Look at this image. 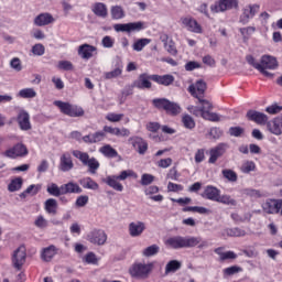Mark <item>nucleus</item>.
<instances>
[{
    "mask_svg": "<svg viewBox=\"0 0 282 282\" xmlns=\"http://www.w3.org/2000/svg\"><path fill=\"white\" fill-rule=\"evenodd\" d=\"M138 180V173L133 170L121 171L119 175H109L104 180V183L107 184L113 191H118V193H122L124 191V186L120 182H124V180Z\"/></svg>",
    "mask_w": 282,
    "mask_h": 282,
    "instance_id": "f257e3e1",
    "label": "nucleus"
},
{
    "mask_svg": "<svg viewBox=\"0 0 282 282\" xmlns=\"http://www.w3.org/2000/svg\"><path fill=\"white\" fill-rule=\"evenodd\" d=\"M195 243H197V239H195V236H172L164 241L166 248H171L172 250L195 248Z\"/></svg>",
    "mask_w": 282,
    "mask_h": 282,
    "instance_id": "f03ea898",
    "label": "nucleus"
},
{
    "mask_svg": "<svg viewBox=\"0 0 282 282\" xmlns=\"http://www.w3.org/2000/svg\"><path fill=\"white\" fill-rule=\"evenodd\" d=\"M155 264L153 262H137L129 268V274L132 279H149Z\"/></svg>",
    "mask_w": 282,
    "mask_h": 282,
    "instance_id": "7ed1b4c3",
    "label": "nucleus"
},
{
    "mask_svg": "<svg viewBox=\"0 0 282 282\" xmlns=\"http://www.w3.org/2000/svg\"><path fill=\"white\" fill-rule=\"evenodd\" d=\"M72 155H74L76 160H79L83 166H87L89 173H91L93 175H96V171L100 169V162H98V159L89 156V153L87 152H83L80 150H73Z\"/></svg>",
    "mask_w": 282,
    "mask_h": 282,
    "instance_id": "20e7f679",
    "label": "nucleus"
},
{
    "mask_svg": "<svg viewBox=\"0 0 282 282\" xmlns=\"http://www.w3.org/2000/svg\"><path fill=\"white\" fill-rule=\"evenodd\" d=\"M152 105L155 109H163L169 116H178V113H182V107L166 98H155L152 100Z\"/></svg>",
    "mask_w": 282,
    "mask_h": 282,
    "instance_id": "39448f33",
    "label": "nucleus"
},
{
    "mask_svg": "<svg viewBox=\"0 0 282 282\" xmlns=\"http://www.w3.org/2000/svg\"><path fill=\"white\" fill-rule=\"evenodd\" d=\"M54 105L59 108V111L64 113V116H69V118H80L85 116V110H83V107L80 106L72 105L62 100H55Z\"/></svg>",
    "mask_w": 282,
    "mask_h": 282,
    "instance_id": "423d86ee",
    "label": "nucleus"
},
{
    "mask_svg": "<svg viewBox=\"0 0 282 282\" xmlns=\"http://www.w3.org/2000/svg\"><path fill=\"white\" fill-rule=\"evenodd\" d=\"M198 102L202 105L200 111L204 120H209L210 122H220L223 117L217 112H210V109H213V104L210 101L198 98Z\"/></svg>",
    "mask_w": 282,
    "mask_h": 282,
    "instance_id": "0eeeda50",
    "label": "nucleus"
},
{
    "mask_svg": "<svg viewBox=\"0 0 282 282\" xmlns=\"http://www.w3.org/2000/svg\"><path fill=\"white\" fill-rule=\"evenodd\" d=\"M237 8H239V0H218L210 6V11L214 12V14H218L219 12H226L228 10H237Z\"/></svg>",
    "mask_w": 282,
    "mask_h": 282,
    "instance_id": "6e6552de",
    "label": "nucleus"
},
{
    "mask_svg": "<svg viewBox=\"0 0 282 282\" xmlns=\"http://www.w3.org/2000/svg\"><path fill=\"white\" fill-rule=\"evenodd\" d=\"M260 8L261 7L259 4L246 6L242 9V13L239 17V23H241L242 25H248V23H250V20L254 19V17L259 12Z\"/></svg>",
    "mask_w": 282,
    "mask_h": 282,
    "instance_id": "1a4fd4ad",
    "label": "nucleus"
},
{
    "mask_svg": "<svg viewBox=\"0 0 282 282\" xmlns=\"http://www.w3.org/2000/svg\"><path fill=\"white\" fill-rule=\"evenodd\" d=\"M180 22L187 32H193L194 34H202L203 32L202 25L193 17H183Z\"/></svg>",
    "mask_w": 282,
    "mask_h": 282,
    "instance_id": "9d476101",
    "label": "nucleus"
},
{
    "mask_svg": "<svg viewBox=\"0 0 282 282\" xmlns=\"http://www.w3.org/2000/svg\"><path fill=\"white\" fill-rule=\"evenodd\" d=\"M87 240L94 246H105L107 243V232L102 229H95L87 235Z\"/></svg>",
    "mask_w": 282,
    "mask_h": 282,
    "instance_id": "9b49d317",
    "label": "nucleus"
},
{
    "mask_svg": "<svg viewBox=\"0 0 282 282\" xmlns=\"http://www.w3.org/2000/svg\"><path fill=\"white\" fill-rule=\"evenodd\" d=\"M28 257L25 246H20L12 256V263L17 270H21Z\"/></svg>",
    "mask_w": 282,
    "mask_h": 282,
    "instance_id": "f8f14e48",
    "label": "nucleus"
},
{
    "mask_svg": "<svg viewBox=\"0 0 282 282\" xmlns=\"http://www.w3.org/2000/svg\"><path fill=\"white\" fill-rule=\"evenodd\" d=\"M58 169L62 171V173H69V171L74 169V160L72 159V154L69 152H64L59 156Z\"/></svg>",
    "mask_w": 282,
    "mask_h": 282,
    "instance_id": "ddd939ff",
    "label": "nucleus"
},
{
    "mask_svg": "<svg viewBox=\"0 0 282 282\" xmlns=\"http://www.w3.org/2000/svg\"><path fill=\"white\" fill-rule=\"evenodd\" d=\"M226 151H228L227 143H219L215 148H212L209 150V159H208L209 164H215L217 162L218 158H221V155H224V153H226Z\"/></svg>",
    "mask_w": 282,
    "mask_h": 282,
    "instance_id": "4468645a",
    "label": "nucleus"
},
{
    "mask_svg": "<svg viewBox=\"0 0 282 282\" xmlns=\"http://www.w3.org/2000/svg\"><path fill=\"white\" fill-rule=\"evenodd\" d=\"M4 155L6 158H11L12 160L17 158H23L28 155V148L22 143H18L13 148L7 150Z\"/></svg>",
    "mask_w": 282,
    "mask_h": 282,
    "instance_id": "2eb2a0df",
    "label": "nucleus"
},
{
    "mask_svg": "<svg viewBox=\"0 0 282 282\" xmlns=\"http://www.w3.org/2000/svg\"><path fill=\"white\" fill-rule=\"evenodd\" d=\"M282 206V199H268L262 204V210H264L268 215H276L280 213Z\"/></svg>",
    "mask_w": 282,
    "mask_h": 282,
    "instance_id": "dca6fc26",
    "label": "nucleus"
},
{
    "mask_svg": "<svg viewBox=\"0 0 282 282\" xmlns=\"http://www.w3.org/2000/svg\"><path fill=\"white\" fill-rule=\"evenodd\" d=\"M96 52H98V48L89 44H82L77 50L78 56H80V58H83L84 61H89V58H94Z\"/></svg>",
    "mask_w": 282,
    "mask_h": 282,
    "instance_id": "f3484780",
    "label": "nucleus"
},
{
    "mask_svg": "<svg viewBox=\"0 0 282 282\" xmlns=\"http://www.w3.org/2000/svg\"><path fill=\"white\" fill-rule=\"evenodd\" d=\"M129 142L140 155H144L149 151V143L140 137H132Z\"/></svg>",
    "mask_w": 282,
    "mask_h": 282,
    "instance_id": "a211bd4d",
    "label": "nucleus"
},
{
    "mask_svg": "<svg viewBox=\"0 0 282 282\" xmlns=\"http://www.w3.org/2000/svg\"><path fill=\"white\" fill-rule=\"evenodd\" d=\"M247 118L248 120H251V122H256V124H261V126H265L270 122L268 115L263 112H259L257 110H249L247 112Z\"/></svg>",
    "mask_w": 282,
    "mask_h": 282,
    "instance_id": "6ab92c4d",
    "label": "nucleus"
},
{
    "mask_svg": "<svg viewBox=\"0 0 282 282\" xmlns=\"http://www.w3.org/2000/svg\"><path fill=\"white\" fill-rule=\"evenodd\" d=\"M267 129L273 135H282V115L270 120L267 123Z\"/></svg>",
    "mask_w": 282,
    "mask_h": 282,
    "instance_id": "aec40b11",
    "label": "nucleus"
},
{
    "mask_svg": "<svg viewBox=\"0 0 282 282\" xmlns=\"http://www.w3.org/2000/svg\"><path fill=\"white\" fill-rule=\"evenodd\" d=\"M259 66L263 69H278L279 68V61L276 57L272 55H262L260 58Z\"/></svg>",
    "mask_w": 282,
    "mask_h": 282,
    "instance_id": "412c9836",
    "label": "nucleus"
},
{
    "mask_svg": "<svg viewBox=\"0 0 282 282\" xmlns=\"http://www.w3.org/2000/svg\"><path fill=\"white\" fill-rule=\"evenodd\" d=\"M133 87L137 89H151V75L147 73L141 74L138 79L133 82Z\"/></svg>",
    "mask_w": 282,
    "mask_h": 282,
    "instance_id": "4be33fe9",
    "label": "nucleus"
},
{
    "mask_svg": "<svg viewBox=\"0 0 282 282\" xmlns=\"http://www.w3.org/2000/svg\"><path fill=\"white\" fill-rule=\"evenodd\" d=\"M130 237H140L147 230V225L143 221H132L128 227Z\"/></svg>",
    "mask_w": 282,
    "mask_h": 282,
    "instance_id": "5701e85b",
    "label": "nucleus"
},
{
    "mask_svg": "<svg viewBox=\"0 0 282 282\" xmlns=\"http://www.w3.org/2000/svg\"><path fill=\"white\" fill-rule=\"evenodd\" d=\"M221 195V191L213 185H208L205 187L202 197L205 199H209L210 202H218L219 196Z\"/></svg>",
    "mask_w": 282,
    "mask_h": 282,
    "instance_id": "b1692460",
    "label": "nucleus"
},
{
    "mask_svg": "<svg viewBox=\"0 0 282 282\" xmlns=\"http://www.w3.org/2000/svg\"><path fill=\"white\" fill-rule=\"evenodd\" d=\"M189 94L194 96V98H199V96H204V91H206V82L199 79L195 84H192L188 87Z\"/></svg>",
    "mask_w": 282,
    "mask_h": 282,
    "instance_id": "393cba45",
    "label": "nucleus"
},
{
    "mask_svg": "<svg viewBox=\"0 0 282 282\" xmlns=\"http://www.w3.org/2000/svg\"><path fill=\"white\" fill-rule=\"evenodd\" d=\"M18 123L22 131H30L32 129V123L30 122V113L28 111L22 110L18 115Z\"/></svg>",
    "mask_w": 282,
    "mask_h": 282,
    "instance_id": "a878e982",
    "label": "nucleus"
},
{
    "mask_svg": "<svg viewBox=\"0 0 282 282\" xmlns=\"http://www.w3.org/2000/svg\"><path fill=\"white\" fill-rule=\"evenodd\" d=\"M91 12L95 17H99V19H107L109 14V10L107 9V4L102 2H95L91 6Z\"/></svg>",
    "mask_w": 282,
    "mask_h": 282,
    "instance_id": "bb28decb",
    "label": "nucleus"
},
{
    "mask_svg": "<svg viewBox=\"0 0 282 282\" xmlns=\"http://www.w3.org/2000/svg\"><path fill=\"white\" fill-rule=\"evenodd\" d=\"M107 138V134L102 131H97L95 133H90L88 135L83 137V141L86 144H96L98 142H102Z\"/></svg>",
    "mask_w": 282,
    "mask_h": 282,
    "instance_id": "cd10ccee",
    "label": "nucleus"
},
{
    "mask_svg": "<svg viewBox=\"0 0 282 282\" xmlns=\"http://www.w3.org/2000/svg\"><path fill=\"white\" fill-rule=\"evenodd\" d=\"M62 191L64 195H79L80 193H83V187L78 185V183L68 182L62 185Z\"/></svg>",
    "mask_w": 282,
    "mask_h": 282,
    "instance_id": "c85d7f7f",
    "label": "nucleus"
},
{
    "mask_svg": "<svg viewBox=\"0 0 282 282\" xmlns=\"http://www.w3.org/2000/svg\"><path fill=\"white\" fill-rule=\"evenodd\" d=\"M56 252H58V249H56V246L54 245L43 248L41 251L42 261H52L54 257H56Z\"/></svg>",
    "mask_w": 282,
    "mask_h": 282,
    "instance_id": "c756f323",
    "label": "nucleus"
},
{
    "mask_svg": "<svg viewBox=\"0 0 282 282\" xmlns=\"http://www.w3.org/2000/svg\"><path fill=\"white\" fill-rule=\"evenodd\" d=\"M246 61L249 65H251V67L260 72V74H263V76H267V78H272V76H274V74L268 72V68H263L259 66V63L257 62V59H254L252 55H248L246 57Z\"/></svg>",
    "mask_w": 282,
    "mask_h": 282,
    "instance_id": "7c9ffc66",
    "label": "nucleus"
},
{
    "mask_svg": "<svg viewBox=\"0 0 282 282\" xmlns=\"http://www.w3.org/2000/svg\"><path fill=\"white\" fill-rule=\"evenodd\" d=\"M151 80L158 83V85H164V87H169V85H173L175 77L173 75H151Z\"/></svg>",
    "mask_w": 282,
    "mask_h": 282,
    "instance_id": "2f4dec72",
    "label": "nucleus"
},
{
    "mask_svg": "<svg viewBox=\"0 0 282 282\" xmlns=\"http://www.w3.org/2000/svg\"><path fill=\"white\" fill-rule=\"evenodd\" d=\"M50 23H54V17L50 13H42L35 17L34 25L37 28H43V25H50Z\"/></svg>",
    "mask_w": 282,
    "mask_h": 282,
    "instance_id": "473e14b6",
    "label": "nucleus"
},
{
    "mask_svg": "<svg viewBox=\"0 0 282 282\" xmlns=\"http://www.w3.org/2000/svg\"><path fill=\"white\" fill-rule=\"evenodd\" d=\"M44 210L47 215H56L58 213V202L55 198H48L44 203Z\"/></svg>",
    "mask_w": 282,
    "mask_h": 282,
    "instance_id": "72a5a7b5",
    "label": "nucleus"
},
{
    "mask_svg": "<svg viewBox=\"0 0 282 282\" xmlns=\"http://www.w3.org/2000/svg\"><path fill=\"white\" fill-rule=\"evenodd\" d=\"M79 184L83 186V188H87L88 191H98V188H100V185H98L96 181L89 176L80 178Z\"/></svg>",
    "mask_w": 282,
    "mask_h": 282,
    "instance_id": "f704fd0d",
    "label": "nucleus"
},
{
    "mask_svg": "<svg viewBox=\"0 0 282 282\" xmlns=\"http://www.w3.org/2000/svg\"><path fill=\"white\" fill-rule=\"evenodd\" d=\"M111 19L115 21H120V19H124L127 14L124 13V9L121 6H112L110 9Z\"/></svg>",
    "mask_w": 282,
    "mask_h": 282,
    "instance_id": "c9c22d12",
    "label": "nucleus"
},
{
    "mask_svg": "<svg viewBox=\"0 0 282 282\" xmlns=\"http://www.w3.org/2000/svg\"><path fill=\"white\" fill-rule=\"evenodd\" d=\"M181 269H182V262H180L178 260H171L165 265V276L171 273H175L177 272V270H181Z\"/></svg>",
    "mask_w": 282,
    "mask_h": 282,
    "instance_id": "e433bc0d",
    "label": "nucleus"
},
{
    "mask_svg": "<svg viewBox=\"0 0 282 282\" xmlns=\"http://www.w3.org/2000/svg\"><path fill=\"white\" fill-rule=\"evenodd\" d=\"M99 153L105 158H118V151L111 147V144L102 145L99 149Z\"/></svg>",
    "mask_w": 282,
    "mask_h": 282,
    "instance_id": "4c0bfd02",
    "label": "nucleus"
},
{
    "mask_svg": "<svg viewBox=\"0 0 282 282\" xmlns=\"http://www.w3.org/2000/svg\"><path fill=\"white\" fill-rule=\"evenodd\" d=\"M46 193L52 195V197H61V195H64L63 185L58 187L56 183H51L46 187Z\"/></svg>",
    "mask_w": 282,
    "mask_h": 282,
    "instance_id": "58836bf2",
    "label": "nucleus"
},
{
    "mask_svg": "<svg viewBox=\"0 0 282 282\" xmlns=\"http://www.w3.org/2000/svg\"><path fill=\"white\" fill-rule=\"evenodd\" d=\"M23 187V178L15 177L11 180V182L8 185V192L9 193H17V191H21Z\"/></svg>",
    "mask_w": 282,
    "mask_h": 282,
    "instance_id": "ea45409f",
    "label": "nucleus"
},
{
    "mask_svg": "<svg viewBox=\"0 0 282 282\" xmlns=\"http://www.w3.org/2000/svg\"><path fill=\"white\" fill-rule=\"evenodd\" d=\"M215 253L219 256L220 261H228V259H237V253L234 251L224 252L223 248H216Z\"/></svg>",
    "mask_w": 282,
    "mask_h": 282,
    "instance_id": "a19ab883",
    "label": "nucleus"
},
{
    "mask_svg": "<svg viewBox=\"0 0 282 282\" xmlns=\"http://www.w3.org/2000/svg\"><path fill=\"white\" fill-rule=\"evenodd\" d=\"M246 231L240 228H228L223 231V237H245Z\"/></svg>",
    "mask_w": 282,
    "mask_h": 282,
    "instance_id": "79ce46f5",
    "label": "nucleus"
},
{
    "mask_svg": "<svg viewBox=\"0 0 282 282\" xmlns=\"http://www.w3.org/2000/svg\"><path fill=\"white\" fill-rule=\"evenodd\" d=\"M120 76H122V66H118L117 68L104 74L105 80H113V78H120Z\"/></svg>",
    "mask_w": 282,
    "mask_h": 282,
    "instance_id": "37998d69",
    "label": "nucleus"
},
{
    "mask_svg": "<svg viewBox=\"0 0 282 282\" xmlns=\"http://www.w3.org/2000/svg\"><path fill=\"white\" fill-rule=\"evenodd\" d=\"M183 213H198V215H208L210 210L202 206H187L183 208Z\"/></svg>",
    "mask_w": 282,
    "mask_h": 282,
    "instance_id": "c03bdc74",
    "label": "nucleus"
},
{
    "mask_svg": "<svg viewBox=\"0 0 282 282\" xmlns=\"http://www.w3.org/2000/svg\"><path fill=\"white\" fill-rule=\"evenodd\" d=\"M218 204H224L225 206H237V199L232 198V196L225 194L218 196Z\"/></svg>",
    "mask_w": 282,
    "mask_h": 282,
    "instance_id": "a18cd8bd",
    "label": "nucleus"
},
{
    "mask_svg": "<svg viewBox=\"0 0 282 282\" xmlns=\"http://www.w3.org/2000/svg\"><path fill=\"white\" fill-rule=\"evenodd\" d=\"M149 43H151L150 39H147V37L140 39L133 43L132 48L134 52H142V50H144V47H147Z\"/></svg>",
    "mask_w": 282,
    "mask_h": 282,
    "instance_id": "49530a36",
    "label": "nucleus"
},
{
    "mask_svg": "<svg viewBox=\"0 0 282 282\" xmlns=\"http://www.w3.org/2000/svg\"><path fill=\"white\" fill-rule=\"evenodd\" d=\"M221 173H223V176L225 177V180H227L228 182H237V180H239L237 172H235L230 169H225L221 171Z\"/></svg>",
    "mask_w": 282,
    "mask_h": 282,
    "instance_id": "de8ad7c7",
    "label": "nucleus"
},
{
    "mask_svg": "<svg viewBox=\"0 0 282 282\" xmlns=\"http://www.w3.org/2000/svg\"><path fill=\"white\" fill-rule=\"evenodd\" d=\"M257 169V164H254V161H245L241 166H240V171L241 173H252V171H254Z\"/></svg>",
    "mask_w": 282,
    "mask_h": 282,
    "instance_id": "09e8293b",
    "label": "nucleus"
},
{
    "mask_svg": "<svg viewBox=\"0 0 282 282\" xmlns=\"http://www.w3.org/2000/svg\"><path fill=\"white\" fill-rule=\"evenodd\" d=\"M20 98H36V90L34 88H23L18 93Z\"/></svg>",
    "mask_w": 282,
    "mask_h": 282,
    "instance_id": "8fccbe9b",
    "label": "nucleus"
},
{
    "mask_svg": "<svg viewBox=\"0 0 282 282\" xmlns=\"http://www.w3.org/2000/svg\"><path fill=\"white\" fill-rule=\"evenodd\" d=\"M158 252H160V246L152 245V246L143 249L142 256L143 257H155V254H158Z\"/></svg>",
    "mask_w": 282,
    "mask_h": 282,
    "instance_id": "3c124183",
    "label": "nucleus"
},
{
    "mask_svg": "<svg viewBox=\"0 0 282 282\" xmlns=\"http://www.w3.org/2000/svg\"><path fill=\"white\" fill-rule=\"evenodd\" d=\"M182 122L185 129H195V119H193V117H191L189 115H184L182 117Z\"/></svg>",
    "mask_w": 282,
    "mask_h": 282,
    "instance_id": "603ef678",
    "label": "nucleus"
},
{
    "mask_svg": "<svg viewBox=\"0 0 282 282\" xmlns=\"http://www.w3.org/2000/svg\"><path fill=\"white\" fill-rule=\"evenodd\" d=\"M144 30V22H129L128 23V33L140 32Z\"/></svg>",
    "mask_w": 282,
    "mask_h": 282,
    "instance_id": "864d4df0",
    "label": "nucleus"
},
{
    "mask_svg": "<svg viewBox=\"0 0 282 282\" xmlns=\"http://www.w3.org/2000/svg\"><path fill=\"white\" fill-rule=\"evenodd\" d=\"M239 272H243V269L237 265H232L223 270L225 276H232L234 274H239Z\"/></svg>",
    "mask_w": 282,
    "mask_h": 282,
    "instance_id": "5fc2aeb1",
    "label": "nucleus"
},
{
    "mask_svg": "<svg viewBox=\"0 0 282 282\" xmlns=\"http://www.w3.org/2000/svg\"><path fill=\"white\" fill-rule=\"evenodd\" d=\"M34 226H36V228L45 229L50 226V221H47L43 215H40L36 217Z\"/></svg>",
    "mask_w": 282,
    "mask_h": 282,
    "instance_id": "6e6d98bb",
    "label": "nucleus"
},
{
    "mask_svg": "<svg viewBox=\"0 0 282 282\" xmlns=\"http://www.w3.org/2000/svg\"><path fill=\"white\" fill-rule=\"evenodd\" d=\"M123 118V113L108 112L106 115V120H108V122H120Z\"/></svg>",
    "mask_w": 282,
    "mask_h": 282,
    "instance_id": "4d7b16f0",
    "label": "nucleus"
},
{
    "mask_svg": "<svg viewBox=\"0 0 282 282\" xmlns=\"http://www.w3.org/2000/svg\"><path fill=\"white\" fill-rule=\"evenodd\" d=\"M57 69H63L64 72H72L74 69V64L69 61H59L57 63Z\"/></svg>",
    "mask_w": 282,
    "mask_h": 282,
    "instance_id": "13d9d810",
    "label": "nucleus"
},
{
    "mask_svg": "<svg viewBox=\"0 0 282 282\" xmlns=\"http://www.w3.org/2000/svg\"><path fill=\"white\" fill-rule=\"evenodd\" d=\"M164 48L172 56L177 55V48L175 47V42H173V40H170L169 43H165Z\"/></svg>",
    "mask_w": 282,
    "mask_h": 282,
    "instance_id": "bf43d9fd",
    "label": "nucleus"
},
{
    "mask_svg": "<svg viewBox=\"0 0 282 282\" xmlns=\"http://www.w3.org/2000/svg\"><path fill=\"white\" fill-rule=\"evenodd\" d=\"M194 160L196 164H202L204 160H206V150L204 149H198L195 153Z\"/></svg>",
    "mask_w": 282,
    "mask_h": 282,
    "instance_id": "052dcab7",
    "label": "nucleus"
},
{
    "mask_svg": "<svg viewBox=\"0 0 282 282\" xmlns=\"http://www.w3.org/2000/svg\"><path fill=\"white\" fill-rule=\"evenodd\" d=\"M115 43L116 40L109 35L104 36L101 40V45L108 50L113 47Z\"/></svg>",
    "mask_w": 282,
    "mask_h": 282,
    "instance_id": "680f3d73",
    "label": "nucleus"
},
{
    "mask_svg": "<svg viewBox=\"0 0 282 282\" xmlns=\"http://www.w3.org/2000/svg\"><path fill=\"white\" fill-rule=\"evenodd\" d=\"M87 204H89V196L87 195H82L79 197H77L75 205L78 208H83L84 206H87Z\"/></svg>",
    "mask_w": 282,
    "mask_h": 282,
    "instance_id": "e2e57ef3",
    "label": "nucleus"
},
{
    "mask_svg": "<svg viewBox=\"0 0 282 282\" xmlns=\"http://www.w3.org/2000/svg\"><path fill=\"white\" fill-rule=\"evenodd\" d=\"M281 110H282V107L276 105V104H273V105L268 106L265 108L267 113H270L271 116H274L276 113H281Z\"/></svg>",
    "mask_w": 282,
    "mask_h": 282,
    "instance_id": "0e129e2a",
    "label": "nucleus"
},
{
    "mask_svg": "<svg viewBox=\"0 0 282 282\" xmlns=\"http://www.w3.org/2000/svg\"><path fill=\"white\" fill-rule=\"evenodd\" d=\"M155 180V176L151 174H143L141 176V185L142 186H149V184H153V181Z\"/></svg>",
    "mask_w": 282,
    "mask_h": 282,
    "instance_id": "69168bd1",
    "label": "nucleus"
},
{
    "mask_svg": "<svg viewBox=\"0 0 282 282\" xmlns=\"http://www.w3.org/2000/svg\"><path fill=\"white\" fill-rule=\"evenodd\" d=\"M32 53L34 56H43V54H45V46H43V44H35L32 47Z\"/></svg>",
    "mask_w": 282,
    "mask_h": 282,
    "instance_id": "338daca9",
    "label": "nucleus"
},
{
    "mask_svg": "<svg viewBox=\"0 0 282 282\" xmlns=\"http://www.w3.org/2000/svg\"><path fill=\"white\" fill-rule=\"evenodd\" d=\"M84 261L86 263L96 265V263H98V258L96 257V254L94 252H89L85 256Z\"/></svg>",
    "mask_w": 282,
    "mask_h": 282,
    "instance_id": "774afa93",
    "label": "nucleus"
}]
</instances>
